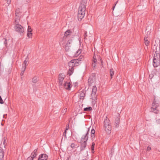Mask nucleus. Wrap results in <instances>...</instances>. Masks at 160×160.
<instances>
[{"mask_svg": "<svg viewBox=\"0 0 160 160\" xmlns=\"http://www.w3.org/2000/svg\"><path fill=\"white\" fill-rule=\"evenodd\" d=\"M86 0H83L82 3L80 4L78 8V20L81 21L84 18L85 14V11L86 10Z\"/></svg>", "mask_w": 160, "mask_h": 160, "instance_id": "obj_1", "label": "nucleus"}, {"mask_svg": "<svg viewBox=\"0 0 160 160\" xmlns=\"http://www.w3.org/2000/svg\"><path fill=\"white\" fill-rule=\"evenodd\" d=\"M104 124L105 131L108 133H110L112 129L111 125L110 122V121L109 119H108L107 116L104 120Z\"/></svg>", "mask_w": 160, "mask_h": 160, "instance_id": "obj_2", "label": "nucleus"}, {"mask_svg": "<svg viewBox=\"0 0 160 160\" xmlns=\"http://www.w3.org/2000/svg\"><path fill=\"white\" fill-rule=\"evenodd\" d=\"M84 57L82 55H80L79 58L76 59H74L71 60L70 62V63H72L73 64L74 66H76L79 65V63L80 61H83L84 60Z\"/></svg>", "mask_w": 160, "mask_h": 160, "instance_id": "obj_3", "label": "nucleus"}, {"mask_svg": "<svg viewBox=\"0 0 160 160\" xmlns=\"http://www.w3.org/2000/svg\"><path fill=\"white\" fill-rule=\"evenodd\" d=\"M14 28L16 32H19L21 35H22L24 34V27L20 25L15 26Z\"/></svg>", "mask_w": 160, "mask_h": 160, "instance_id": "obj_4", "label": "nucleus"}, {"mask_svg": "<svg viewBox=\"0 0 160 160\" xmlns=\"http://www.w3.org/2000/svg\"><path fill=\"white\" fill-rule=\"evenodd\" d=\"M88 83L89 85L90 86L94 83L96 81V74L94 73L92 74L91 76L88 79Z\"/></svg>", "mask_w": 160, "mask_h": 160, "instance_id": "obj_5", "label": "nucleus"}, {"mask_svg": "<svg viewBox=\"0 0 160 160\" xmlns=\"http://www.w3.org/2000/svg\"><path fill=\"white\" fill-rule=\"evenodd\" d=\"M74 65L72 63H71L70 61L68 62V66L69 67H71V68H69L68 71L67 72V74L69 75V76L71 75L73 73L74 71V67L76 66Z\"/></svg>", "mask_w": 160, "mask_h": 160, "instance_id": "obj_6", "label": "nucleus"}, {"mask_svg": "<svg viewBox=\"0 0 160 160\" xmlns=\"http://www.w3.org/2000/svg\"><path fill=\"white\" fill-rule=\"evenodd\" d=\"M159 59V58H157L156 57L155 55L154 54L153 60V65L154 67H157L159 65L160 61Z\"/></svg>", "mask_w": 160, "mask_h": 160, "instance_id": "obj_7", "label": "nucleus"}, {"mask_svg": "<svg viewBox=\"0 0 160 160\" xmlns=\"http://www.w3.org/2000/svg\"><path fill=\"white\" fill-rule=\"evenodd\" d=\"M89 132V128H88L87 133L83 135L81 137L80 141H85L87 142L88 138V134Z\"/></svg>", "mask_w": 160, "mask_h": 160, "instance_id": "obj_8", "label": "nucleus"}, {"mask_svg": "<svg viewBox=\"0 0 160 160\" xmlns=\"http://www.w3.org/2000/svg\"><path fill=\"white\" fill-rule=\"evenodd\" d=\"M80 151L84 150L86 147L87 142L85 141H80Z\"/></svg>", "mask_w": 160, "mask_h": 160, "instance_id": "obj_9", "label": "nucleus"}, {"mask_svg": "<svg viewBox=\"0 0 160 160\" xmlns=\"http://www.w3.org/2000/svg\"><path fill=\"white\" fill-rule=\"evenodd\" d=\"M48 156L46 154H42L39 156L38 160H47Z\"/></svg>", "mask_w": 160, "mask_h": 160, "instance_id": "obj_10", "label": "nucleus"}, {"mask_svg": "<svg viewBox=\"0 0 160 160\" xmlns=\"http://www.w3.org/2000/svg\"><path fill=\"white\" fill-rule=\"evenodd\" d=\"M32 30L30 26H28L27 30V36L29 38H32Z\"/></svg>", "mask_w": 160, "mask_h": 160, "instance_id": "obj_11", "label": "nucleus"}, {"mask_svg": "<svg viewBox=\"0 0 160 160\" xmlns=\"http://www.w3.org/2000/svg\"><path fill=\"white\" fill-rule=\"evenodd\" d=\"M64 87L66 89L70 90L72 86L70 82H65L63 84Z\"/></svg>", "mask_w": 160, "mask_h": 160, "instance_id": "obj_12", "label": "nucleus"}, {"mask_svg": "<svg viewBox=\"0 0 160 160\" xmlns=\"http://www.w3.org/2000/svg\"><path fill=\"white\" fill-rule=\"evenodd\" d=\"M85 92L86 91L84 90H82V91L80 92L79 95V98L81 99H84L85 96Z\"/></svg>", "mask_w": 160, "mask_h": 160, "instance_id": "obj_13", "label": "nucleus"}, {"mask_svg": "<svg viewBox=\"0 0 160 160\" xmlns=\"http://www.w3.org/2000/svg\"><path fill=\"white\" fill-rule=\"evenodd\" d=\"M72 33V31L69 30H67L64 33V36L63 37V39H66L68 36Z\"/></svg>", "mask_w": 160, "mask_h": 160, "instance_id": "obj_14", "label": "nucleus"}, {"mask_svg": "<svg viewBox=\"0 0 160 160\" xmlns=\"http://www.w3.org/2000/svg\"><path fill=\"white\" fill-rule=\"evenodd\" d=\"M97 95L96 93H92L91 95V99H92L93 101H92V103L95 104L97 99Z\"/></svg>", "mask_w": 160, "mask_h": 160, "instance_id": "obj_15", "label": "nucleus"}, {"mask_svg": "<svg viewBox=\"0 0 160 160\" xmlns=\"http://www.w3.org/2000/svg\"><path fill=\"white\" fill-rule=\"evenodd\" d=\"M120 118L118 117L115 119V122L114 124L115 128H118L119 125Z\"/></svg>", "mask_w": 160, "mask_h": 160, "instance_id": "obj_16", "label": "nucleus"}, {"mask_svg": "<svg viewBox=\"0 0 160 160\" xmlns=\"http://www.w3.org/2000/svg\"><path fill=\"white\" fill-rule=\"evenodd\" d=\"M4 151L3 149L1 147H0V160H3L4 156Z\"/></svg>", "mask_w": 160, "mask_h": 160, "instance_id": "obj_17", "label": "nucleus"}, {"mask_svg": "<svg viewBox=\"0 0 160 160\" xmlns=\"http://www.w3.org/2000/svg\"><path fill=\"white\" fill-rule=\"evenodd\" d=\"M28 61V59L26 58L25 60L24 61L22 64V68H24V69H26L27 66V63Z\"/></svg>", "mask_w": 160, "mask_h": 160, "instance_id": "obj_18", "label": "nucleus"}, {"mask_svg": "<svg viewBox=\"0 0 160 160\" xmlns=\"http://www.w3.org/2000/svg\"><path fill=\"white\" fill-rule=\"evenodd\" d=\"M151 111L156 114L158 113V111L157 109V106H155V107L151 108Z\"/></svg>", "mask_w": 160, "mask_h": 160, "instance_id": "obj_19", "label": "nucleus"}, {"mask_svg": "<svg viewBox=\"0 0 160 160\" xmlns=\"http://www.w3.org/2000/svg\"><path fill=\"white\" fill-rule=\"evenodd\" d=\"M37 151H38L37 149H35L33 151V152H32V153H31V156H32V157H36V156H37V155L38 154V153H37Z\"/></svg>", "mask_w": 160, "mask_h": 160, "instance_id": "obj_20", "label": "nucleus"}, {"mask_svg": "<svg viewBox=\"0 0 160 160\" xmlns=\"http://www.w3.org/2000/svg\"><path fill=\"white\" fill-rule=\"evenodd\" d=\"M20 22L19 18V16H18L17 18H16L14 22L15 26H17L19 25Z\"/></svg>", "mask_w": 160, "mask_h": 160, "instance_id": "obj_21", "label": "nucleus"}, {"mask_svg": "<svg viewBox=\"0 0 160 160\" xmlns=\"http://www.w3.org/2000/svg\"><path fill=\"white\" fill-rule=\"evenodd\" d=\"M62 73H60L59 75L58 76V80L59 81L61 82V81H63L64 79V78L62 77Z\"/></svg>", "mask_w": 160, "mask_h": 160, "instance_id": "obj_22", "label": "nucleus"}, {"mask_svg": "<svg viewBox=\"0 0 160 160\" xmlns=\"http://www.w3.org/2000/svg\"><path fill=\"white\" fill-rule=\"evenodd\" d=\"M2 42L3 43V44L6 47H7V41L6 39L3 38L2 40Z\"/></svg>", "mask_w": 160, "mask_h": 160, "instance_id": "obj_23", "label": "nucleus"}, {"mask_svg": "<svg viewBox=\"0 0 160 160\" xmlns=\"http://www.w3.org/2000/svg\"><path fill=\"white\" fill-rule=\"evenodd\" d=\"M95 56H93V62H94V63H92V66L93 67H95L96 66V62H97V59L94 57Z\"/></svg>", "mask_w": 160, "mask_h": 160, "instance_id": "obj_24", "label": "nucleus"}, {"mask_svg": "<svg viewBox=\"0 0 160 160\" xmlns=\"http://www.w3.org/2000/svg\"><path fill=\"white\" fill-rule=\"evenodd\" d=\"M97 91V88L96 86H94L92 90V93H96Z\"/></svg>", "mask_w": 160, "mask_h": 160, "instance_id": "obj_25", "label": "nucleus"}, {"mask_svg": "<svg viewBox=\"0 0 160 160\" xmlns=\"http://www.w3.org/2000/svg\"><path fill=\"white\" fill-rule=\"evenodd\" d=\"M110 73L111 77V79L114 74V72L112 68H111L110 70Z\"/></svg>", "mask_w": 160, "mask_h": 160, "instance_id": "obj_26", "label": "nucleus"}, {"mask_svg": "<svg viewBox=\"0 0 160 160\" xmlns=\"http://www.w3.org/2000/svg\"><path fill=\"white\" fill-rule=\"evenodd\" d=\"M92 108L91 107H88L84 108L83 111H89L92 110Z\"/></svg>", "mask_w": 160, "mask_h": 160, "instance_id": "obj_27", "label": "nucleus"}, {"mask_svg": "<svg viewBox=\"0 0 160 160\" xmlns=\"http://www.w3.org/2000/svg\"><path fill=\"white\" fill-rule=\"evenodd\" d=\"M95 143L94 142H92V143L91 145V151L92 153H93L94 152V146H95Z\"/></svg>", "mask_w": 160, "mask_h": 160, "instance_id": "obj_28", "label": "nucleus"}, {"mask_svg": "<svg viewBox=\"0 0 160 160\" xmlns=\"http://www.w3.org/2000/svg\"><path fill=\"white\" fill-rule=\"evenodd\" d=\"M38 81V78L36 77H34L32 79V82L34 83L37 82Z\"/></svg>", "mask_w": 160, "mask_h": 160, "instance_id": "obj_29", "label": "nucleus"}, {"mask_svg": "<svg viewBox=\"0 0 160 160\" xmlns=\"http://www.w3.org/2000/svg\"><path fill=\"white\" fill-rule=\"evenodd\" d=\"M81 52V49H79L77 51L76 53L75 54V57H77L79 54H80Z\"/></svg>", "mask_w": 160, "mask_h": 160, "instance_id": "obj_30", "label": "nucleus"}, {"mask_svg": "<svg viewBox=\"0 0 160 160\" xmlns=\"http://www.w3.org/2000/svg\"><path fill=\"white\" fill-rule=\"evenodd\" d=\"M155 53L156 55V56H155L157 58H159V59L160 58V54L159 53H158L157 51H155Z\"/></svg>", "mask_w": 160, "mask_h": 160, "instance_id": "obj_31", "label": "nucleus"}, {"mask_svg": "<svg viewBox=\"0 0 160 160\" xmlns=\"http://www.w3.org/2000/svg\"><path fill=\"white\" fill-rule=\"evenodd\" d=\"M19 12H20V10L19 8H18L15 11V14L16 16L17 17V14H19Z\"/></svg>", "mask_w": 160, "mask_h": 160, "instance_id": "obj_32", "label": "nucleus"}, {"mask_svg": "<svg viewBox=\"0 0 160 160\" xmlns=\"http://www.w3.org/2000/svg\"><path fill=\"white\" fill-rule=\"evenodd\" d=\"M72 41V39H70L68 40L67 43H66V46L70 47L69 45L70 44L71 42Z\"/></svg>", "mask_w": 160, "mask_h": 160, "instance_id": "obj_33", "label": "nucleus"}, {"mask_svg": "<svg viewBox=\"0 0 160 160\" xmlns=\"http://www.w3.org/2000/svg\"><path fill=\"white\" fill-rule=\"evenodd\" d=\"M26 69H24V68H22V72L21 73V76L23 74V73L25 71Z\"/></svg>", "mask_w": 160, "mask_h": 160, "instance_id": "obj_34", "label": "nucleus"}, {"mask_svg": "<svg viewBox=\"0 0 160 160\" xmlns=\"http://www.w3.org/2000/svg\"><path fill=\"white\" fill-rule=\"evenodd\" d=\"M75 145L74 143H72L70 145V147L72 148H75Z\"/></svg>", "mask_w": 160, "mask_h": 160, "instance_id": "obj_35", "label": "nucleus"}, {"mask_svg": "<svg viewBox=\"0 0 160 160\" xmlns=\"http://www.w3.org/2000/svg\"><path fill=\"white\" fill-rule=\"evenodd\" d=\"M4 103V102L3 100L2 99V98L1 97V96H0V103L1 104H3V103Z\"/></svg>", "mask_w": 160, "mask_h": 160, "instance_id": "obj_36", "label": "nucleus"}, {"mask_svg": "<svg viewBox=\"0 0 160 160\" xmlns=\"http://www.w3.org/2000/svg\"><path fill=\"white\" fill-rule=\"evenodd\" d=\"M95 130L94 129H92L91 131V133L92 134H95Z\"/></svg>", "mask_w": 160, "mask_h": 160, "instance_id": "obj_37", "label": "nucleus"}, {"mask_svg": "<svg viewBox=\"0 0 160 160\" xmlns=\"http://www.w3.org/2000/svg\"><path fill=\"white\" fill-rule=\"evenodd\" d=\"M145 44L146 46H148L149 44V41H145Z\"/></svg>", "mask_w": 160, "mask_h": 160, "instance_id": "obj_38", "label": "nucleus"}, {"mask_svg": "<svg viewBox=\"0 0 160 160\" xmlns=\"http://www.w3.org/2000/svg\"><path fill=\"white\" fill-rule=\"evenodd\" d=\"M63 81H61V82L59 81V86H63V84H62Z\"/></svg>", "mask_w": 160, "mask_h": 160, "instance_id": "obj_39", "label": "nucleus"}, {"mask_svg": "<svg viewBox=\"0 0 160 160\" xmlns=\"http://www.w3.org/2000/svg\"><path fill=\"white\" fill-rule=\"evenodd\" d=\"M69 128V124H67L66 128L65 130L67 131Z\"/></svg>", "mask_w": 160, "mask_h": 160, "instance_id": "obj_40", "label": "nucleus"}, {"mask_svg": "<svg viewBox=\"0 0 160 160\" xmlns=\"http://www.w3.org/2000/svg\"><path fill=\"white\" fill-rule=\"evenodd\" d=\"M69 47L67 46H65V50L66 51H67L69 50Z\"/></svg>", "mask_w": 160, "mask_h": 160, "instance_id": "obj_41", "label": "nucleus"}, {"mask_svg": "<svg viewBox=\"0 0 160 160\" xmlns=\"http://www.w3.org/2000/svg\"><path fill=\"white\" fill-rule=\"evenodd\" d=\"M100 60L101 63V66L103 67V61L102 60V58H100Z\"/></svg>", "mask_w": 160, "mask_h": 160, "instance_id": "obj_42", "label": "nucleus"}, {"mask_svg": "<svg viewBox=\"0 0 160 160\" xmlns=\"http://www.w3.org/2000/svg\"><path fill=\"white\" fill-rule=\"evenodd\" d=\"M11 0H6L7 2L8 5L11 3Z\"/></svg>", "mask_w": 160, "mask_h": 160, "instance_id": "obj_43", "label": "nucleus"}, {"mask_svg": "<svg viewBox=\"0 0 160 160\" xmlns=\"http://www.w3.org/2000/svg\"><path fill=\"white\" fill-rule=\"evenodd\" d=\"M156 122L158 124H160V119L157 120L156 121Z\"/></svg>", "mask_w": 160, "mask_h": 160, "instance_id": "obj_44", "label": "nucleus"}, {"mask_svg": "<svg viewBox=\"0 0 160 160\" xmlns=\"http://www.w3.org/2000/svg\"><path fill=\"white\" fill-rule=\"evenodd\" d=\"M152 107H155V106H156L155 105V103L154 102H153V103H152Z\"/></svg>", "mask_w": 160, "mask_h": 160, "instance_id": "obj_45", "label": "nucleus"}, {"mask_svg": "<svg viewBox=\"0 0 160 160\" xmlns=\"http://www.w3.org/2000/svg\"><path fill=\"white\" fill-rule=\"evenodd\" d=\"M87 32L86 31L85 34L84 35V39H86V37H87Z\"/></svg>", "mask_w": 160, "mask_h": 160, "instance_id": "obj_46", "label": "nucleus"}, {"mask_svg": "<svg viewBox=\"0 0 160 160\" xmlns=\"http://www.w3.org/2000/svg\"><path fill=\"white\" fill-rule=\"evenodd\" d=\"M144 40L145 42L148 41V37H145L144 38Z\"/></svg>", "mask_w": 160, "mask_h": 160, "instance_id": "obj_47", "label": "nucleus"}, {"mask_svg": "<svg viewBox=\"0 0 160 160\" xmlns=\"http://www.w3.org/2000/svg\"><path fill=\"white\" fill-rule=\"evenodd\" d=\"M118 2V1H117L116 2V3L115 4V5L114 6H113L112 8V9L113 10H114V8H115V6L116 5V4H117V2Z\"/></svg>", "mask_w": 160, "mask_h": 160, "instance_id": "obj_48", "label": "nucleus"}, {"mask_svg": "<svg viewBox=\"0 0 160 160\" xmlns=\"http://www.w3.org/2000/svg\"><path fill=\"white\" fill-rule=\"evenodd\" d=\"M66 132H67L65 130L64 132H63V135L65 137H66Z\"/></svg>", "mask_w": 160, "mask_h": 160, "instance_id": "obj_49", "label": "nucleus"}, {"mask_svg": "<svg viewBox=\"0 0 160 160\" xmlns=\"http://www.w3.org/2000/svg\"><path fill=\"white\" fill-rule=\"evenodd\" d=\"M151 149V148L150 147L148 146L147 148V151H149Z\"/></svg>", "mask_w": 160, "mask_h": 160, "instance_id": "obj_50", "label": "nucleus"}, {"mask_svg": "<svg viewBox=\"0 0 160 160\" xmlns=\"http://www.w3.org/2000/svg\"><path fill=\"white\" fill-rule=\"evenodd\" d=\"M95 136V134H91V137L92 138V139L93 138H94Z\"/></svg>", "mask_w": 160, "mask_h": 160, "instance_id": "obj_51", "label": "nucleus"}, {"mask_svg": "<svg viewBox=\"0 0 160 160\" xmlns=\"http://www.w3.org/2000/svg\"><path fill=\"white\" fill-rule=\"evenodd\" d=\"M30 157L31 159H32V160H33L34 159V158H35L33 157H32V156H31Z\"/></svg>", "mask_w": 160, "mask_h": 160, "instance_id": "obj_52", "label": "nucleus"}, {"mask_svg": "<svg viewBox=\"0 0 160 160\" xmlns=\"http://www.w3.org/2000/svg\"><path fill=\"white\" fill-rule=\"evenodd\" d=\"M27 160H32V159H31L30 157H29L27 158Z\"/></svg>", "mask_w": 160, "mask_h": 160, "instance_id": "obj_53", "label": "nucleus"}, {"mask_svg": "<svg viewBox=\"0 0 160 160\" xmlns=\"http://www.w3.org/2000/svg\"><path fill=\"white\" fill-rule=\"evenodd\" d=\"M66 109H66V108L63 111V112H64V111H65V112H66Z\"/></svg>", "mask_w": 160, "mask_h": 160, "instance_id": "obj_54", "label": "nucleus"}, {"mask_svg": "<svg viewBox=\"0 0 160 160\" xmlns=\"http://www.w3.org/2000/svg\"><path fill=\"white\" fill-rule=\"evenodd\" d=\"M82 0H82V1L81 2L80 4H81L82 3ZM86 4H87V0H86Z\"/></svg>", "mask_w": 160, "mask_h": 160, "instance_id": "obj_55", "label": "nucleus"}, {"mask_svg": "<svg viewBox=\"0 0 160 160\" xmlns=\"http://www.w3.org/2000/svg\"><path fill=\"white\" fill-rule=\"evenodd\" d=\"M81 160H87V159H82Z\"/></svg>", "mask_w": 160, "mask_h": 160, "instance_id": "obj_56", "label": "nucleus"}, {"mask_svg": "<svg viewBox=\"0 0 160 160\" xmlns=\"http://www.w3.org/2000/svg\"><path fill=\"white\" fill-rule=\"evenodd\" d=\"M66 160H69V158H68Z\"/></svg>", "mask_w": 160, "mask_h": 160, "instance_id": "obj_57", "label": "nucleus"}, {"mask_svg": "<svg viewBox=\"0 0 160 160\" xmlns=\"http://www.w3.org/2000/svg\"><path fill=\"white\" fill-rule=\"evenodd\" d=\"M128 1H129V0H128Z\"/></svg>", "mask_w": 160, "mask_h": 160, "instance_id": "obj_58", "label": "nucleus"}]
</instances>
